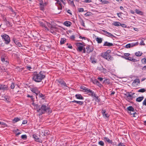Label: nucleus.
<instances>
[{"label":"nucleus","instance_id":"obj_1","mask_svg":"<svg viewBox=\"0 0 146 146\" xmlns=\"http://www.w3.org/2000/svg\"><path fill=\"white\" fill-rule=\"evenodd\" d=\"M34 106L36 108L37 111L40 113V115H41L46 112L50 113L52 112L50 108L47 107L46 105L44 104L40 106L38 104H35Z\"/></svg>","mask_w":146,"mask_h":146},{"label":"nucleus","instance_id":"obj_2","mask_svg":"<svg viewBox=\"0 0 146 146\" xmlns=\"http://www.w3.org/2000/svg\"><path fill=\"white\" fill-rule=\"evenodd\" d=\"M33 80L37 82H40L45 77V73L41 71L38 73L37 72H35L33 75Z\"/></svg>","mask_w":146,"mask_h":146},{"label":"nucleus","instance_id":"obj_3","mask_svg":"<svg viewBox=\"0 0 146 146\" xmlns=\"http://www.w3.org/2000/svg\"><path fill=\"white\" fill-rule=\"evenodd\" d=\"M111 52L110 50H108L104 53H101V56L103 58L109 61L113 59V58L110 55L109 53Z\"/></svg>","mask_w":146,"mask_h":146},{"label":"nucleus","instance_id":"obj_4","mask_svg":"<svg viewBox=\"0 0 146 146\" xmlns=\"http://www.w3.org/2000/svg\"><path fill=\"white\" fill-rule=\"evenodd\" d=\"M1 37L6 44H9L10 42V38L9 36L7 35L3 34L1 35Z\"/></svg>","mask_w":146,"mask_h":146},{"label":"nucleus","instance_id":"obj_5","mask_svg":"<svg viewBox=\"0 0 146 146\" xmlns=\"http://www.w3.org/2000/svg\"><path fill=\"white\" fill-rule=\"evenodd\" d=\"M76 46L77 47V50L79 52H81L84 46H85V44L84 43L79 42L76 43Z\"/></svg>","mask_w":146,"mask_h":146},{"label":"nucleus","instance_id":"obj_6","mask_svg":"<svg viewBox=\"0 0 146 146\" xmlns=\"http://www.w3.org/2000/svg\"><path fill=\"white\" fill-rule=\"evenodd\" d=\"M57 81L59 83L58 84L59 86H61L62 88H65L68 87L66 83L62 79H59Z\"/></svg>","mask_w":146,"mask_h":146},{"label":"nucleus","instance_id":"obj_7","mask_svg":"<svg viewBox=\"0 0 146 146\" xmlns=\"http://www.w3.org/2000/svg\"><path fill=\"white\" fill-rule=\"evenodd\" d=\"M86 52L88 54L93 51L94 47L93 46H90L89 45H88L86 46Z\"/></svg>","mask_w":146,"mask_h":146},{"label":"nucleus","instance_id":"obj_8","mask_svg":"<svg viewBox=\"0 0 146 146\" xmlns=\"http://www.w3.org/2000/svg\"><path fill=\"white\" fill-rule=\"evenodd\" d=\"M102 31L105 34V35H106L110 37H112V36H113V37H115V36H114L111 33L108 32L106 31H105V30H102Z\"/></svg>","mask_w":146,"mask_h":146},{"label":"nucleus","instance_id":"obj_9","mask_svg":"<svg viewBox=\"0 0 146 146\" xmlns=\"http://www.w3.org/2000/svg\"><path fill=\"white\" fill-rule=\"evenodd\" d=\"M8 86L5 85H0V90H2L3 91L7 90H8Z\"/></svg>","mask_w":146,"mask_h":146},{"label":"nucleus","instance_id":"obj_10","mask_svg":"<svg viewBox=\"0 0 146 146\" xmlns=\"http://www.w3.org/2000/svg\"><path fill=\"white\" fill-rule=\"evenodd\" d=\"M113 44L112 43L108 42L107 41L105 42L103 44L104 46H107L108 47L113 46Z\"/></svg>","mask_w":146,"mask_h":146},{"label":"nucleus","instance_id":"obj_11","mask_svg":"<svg viewBox=\"0 0 146 146\" xmlns=\"http://www.w3.org/2000/svg\"><path fill=\"white\" fill-rule=\"evenodd\" d=\"M89 90L90 91H88L87 92V93L89 94V95L90 96H94L95 97H96V94L94 93V92L92 90H91L90 89H89Z\"/></svg>","mask_w":146,"mask_h":146},{"label":"nucleus","instance_id":"obj_12","mask_svg":"<svg viewBox=\"0 0 146 146\" xmlns=\"http://www.w3.org/2000/svg\"><path fill=\"white\" fill-rule=\"evenodd\" d=\"M13 41L15 44L18 46L21 47L22 46V44L18 40H17L16 39H15V38H14Z\"/></svg>","mask_w":146,"mask_h":146},{"label":"nucleus","instance_id":"obj_13","mask_svg":"<svg viewBox=\"0 0 146 146\" xmlns=\"http://www.w3.org/2000/svg\"><path fill=\"white\" fill-rule=\"evenodd\" d=\"M122 57L127 60H129L135 62L136 60V59L132 58L131 57L128 56V57H125V56H122Z\"/></svg>","mask_w":146,"mask_h":146},{"label":"nucleus","instance_id":"obj_14","mask_svg":"<svg viewBox=\"0 0 146 146\" xmlns=\"http://www.w3.org/2000/svg\"><path fill=\"white\" fill-rule=\"evenodd\" d=\"M31 90L32 92L34 93L38 92V88L36 87H34L31 88Z\"/></svg>","mask_w":146,"mask_h":146},{"label":"nucleus","instance_id":"obj_15","mask_svg":"<svg viewBox=\"0 0 146 146\" xmlns=\"http://www.w3.org/2000/svg\"><path fill=\"white\" fill-rule=\"evenodd\" d=\"M33 137L35 141L38 142H41L40 141L39 138L38 137V136L35 134H34L33 135Z\"/></svg>","mask_w":146,"mask_h":146},{"label":"nucleus","instance_id":"obj_16","mask_svg":"<svg viewBox=\"0 0 146 146\" xmlns=\"http://www.w3.org/2000/svg\"><path fill=\"white\" fill-rule=\"evenodd\" d=\"M104 140L105 142H107L111 144L112 143V140H110L108 138L106 137L104 138Z\"/></svg>","mask_w":146,"mask_h":146},{"label":"nucleus","instance_id":"obj_17","mask_svg":"<svg viewBox=\"0 0 146 146\" xmlns=\"http://www.w3.org/2000/svg\"><path fill=\"white\" fill-rule=\"evenodd\" d=\"M75 96L76 98L78 99L83 100L84 98L80 94H78L75 95Z\"/></svg>","mask_w":146,"mask_h":146},{"label":"nucleus","instance_id":"obj_18","mask_svg":"<svg viewBox=\"0 0 146 146\" xmlns=\"http://www.w3.org/2000/svg\"><path fill=\"white\" fill-rule=\"evenodd\" d=\"M70 102L76 103L80 105H82L84 104V102L83 101H78L75 100Z\"/></svg>","mask_w":146,"mask_h":146},{"label":"nucleus","instance_id":"obj_19","mask_svg":"<svg viewBox=\"0 0 146 146\" xmlns=\"http://www.w3.org/2000/svg\"><path fill=\"white\" fill-rule=\"evenodd\" d=\"M102 113L104 117H108L109 116L107 115V113H106V111L105 110L102 109Z\"/></svg>","mask_w":146,"mask_h":146},{"label":"nucleus","instance_id":"obj_20","mask_svg":"<svg viewBox=\"0 0 146 146\" xmlns=\"http://www.w3.org/2000/svg\"><path fill=\"white\" fill-rule=\"evenodd\" d=\"M103 83L105 84H110V80L108 79H105Z\"/></svg>","mask_w":146,"mask_h":146},{"label":"nucleus","instance_id":"obj_21","mask_svg":"<svg viewBox=\"0 0 146 146\" xmlns=\"http://www.w3.org/2000/svg\"><path fill=\"white\" fill-rule=\"evenodd\" d=\"M144 97L143 96L139 97L136 98V101L137 102H140L144 99Z\"/></svg>","mask_w":146,"mask_h":146},{"label":"nucleus","instance_id":"obj_22","mask_svg":"<svg viewBox=\"0 0 146 146\" xmlns=\"http://www.w3.org/2000/svg\"><path fill=\"white\" fill-rule=\"evenodd\" d=\"M64 25L67 27H70L72 24V23L69 21H66L64 22Z\"/></svg>","mask_w":146,"mask_h":146},{"label":"nucleus","instance_id":"obj_23","mask_svg":"<svg viewBox=\"0 0 146 146\" xmlns=\"http://www.w3.org/2000/svg\"><path fill=\"white\" fill-rule=\"evenodd\" d=\"M135 11L137 14L139 15H143L144 14V13L143 12L136 9H135Z\"/></svg>","mask_w":146,"mask_h":146},{"label":"nucleus","instance_id":"obj_24","mask_svg":"<svg viewBox=\"0 0 146 146\" xmlns=\"http://www.w3.org/2000/svg\"><path fill=\"white\" fill-rule=\"evenodd\" d=\"M96 40L98 44L101 43L103 39L101 38L97 37L96 38Z\"/></svg>","mask_w":146,"mask_h":146},{"label":"nucleus","instance_id":"obj_25","mask_svg":"<svg viewBox=\"0 0 146 146\" xmlns=\"http://www.w3.org/2000/svg\"><path fill=\"white\" fill-rule=\"evenodd\" d=\"M80 88L82 89L83 90H84V91L86 92H88V91H90L89 90V89L85 87V86H81L80 87Z\"/></svg>","mask_w":146,"mask_h":146},{"label":"nucleus","instance_id":"obj_26","mask_svg":"<svg viewBox=\"0 0 146 146\" xmlns=\"http://www.w3.org/2000/svg\"><path fill=\"white\" fill-rule=\"evenodd\" d=\"M68 4L72 6L75 7V5L74 4V0H68Z\"/></svg>","mask_w":146,"mask_h":146},{"label":"nucleus","instance_id":"obj_27","mask_svg":"<svg viewBox=\"0 0 146 146\" xmlns=\"http://www.w3.org/2000/svg\"><path fill=\"white\" fill-rule=\"evenodd\" d=\"M127 110L129 111L135 112L134 108L132 106H129L127 108Z\"/></svg>","mask_w":146,"mask_h":146},{"label":"nucleus","instance_id":"obj_28","mask_svg":"<svg viewBox=\"0 0 146 146\" xmlns=\"http://www.w3.org/2000/svg\"><path fill=\"white\" fill-rule=\"evenodd\" d=\"M5 21L6 23V25L9 27H11L12 26L11 25V23L9 21H7V19H5Z\"/></svg>","mask_w":146,"mask_h":146},{"label":"nucleus","instance_id":"obj_29","mask_svg":"<svg viewBox=\"0 0 146 146\" xmlns=\"http://www.w3.org/2000/svg\"><path fill=\"white\" fill-rule=\"evenodd\" d=\"M66 41V39L65 38H62L60 41V43L62 44H63Z\"/></svg>","mask_w":146,"mask_h":146},{"label":"nucleus","instance_id":"obj_30","mask_svg":"<svg viewBox=\"0 0 146 146\" xmlns=\"http://www.w3.org/2000/svg\"><path fill=\"white\" fill-rule=\"evenodd\" d=\"M5 100L8 102H9V98L10 97L9 96L5 95L3 97Z\"/></svg>","mask_w":146,"mask_h":146},{"label":"nucleus","instance_id":"obj_31","mask_svg":"<svg viewBox=\"0 0 146 146\" xmlns=\"http://www.w3.org/2000/svg\"><path fill=\"white\" fill-rule=\"evenodd\" d=\"M137 82L138 83H140V80L139 79H136L133 82L132 84L133 85H135V84Z\"/></svg>","mask_w":146,"mask_h":146},{"label":"nucleus","instance_id":"obj_32","mask_svg":"<svg viewBox=\"0 0 146 146\" xmlns=\"http://www.w3.org/2000/svg\"><path fill=\"white\" fill-rule=\"evenodd\" d=\"M135 54L137 56H140L142 55V53L140 51H138L135 52Z\"/></svg>","mask_w":146,"mask_h":146},{"label":"nucleus","instance_id":"obj_33","mask_svg":"<svg viewBox=\"0 0 146 146\" xmlns=\"http://www.w3.org/2000/svg\"><path fill=\"white\" fill-rule=\"evenodd\" d=\"M6 57V55L5 54H3L1 56V59L2 62L6 61L5 60V57Z\"/></svg>","mask_w":146,"mask_h":146},{"label":"nucleus","instance_id":"obj_34","mask_svg":"<svg viewBox=\"0 0 146 146\" xmlns=\"http://www.w3.org/2000/svg\"><path fill=\"white\" fill-rule=\"evenodd\" d=\"M100 70L104 74L107 72V70L105 68H104L102 67H101L100 69Z\"/></svg>","mask_w":146,"mask_h":146},{"label":"nucleus","instance_id":"obj_35","mask_svg":"<svg viewBox=\"0 0 146 146\" xmlns=\"http://www.w3.org/2000/svg\"><path fill=\"white\" fill-rule=\"evenodd\" d=\"M80 22L81 23V24L84 27H85L84 24V21L82 19H81L80 21Z\"/></svg>","mask_w":146,"mask_h":146},{"label":"nucleus","instance_id":"obj_36","mask_svg":"<svg viewBox=\"0 0 146 146\" xmlns=\"http://www.w3.org/2000/svg\"><path fill=\"white\" fill-rule=\"evenodd\" d=\"M120 23L118 22H114L113 23V25L115 26H119L120 25Z\"/></svg>","mask_w":146,"mask_h":146},{"label":"nucleus","instance_id":"obj_37","mask_svg":"<svg viewBox=\"0 0 146 146\" xmlns=\"http://www.w3.org/2000/svg\"><path fill=\"white\" fill-rule=\"evenodd\" d=\"M40 25L42 27H44L47 30H49V29H48V28H47L46 27L45 25L43 22L40 23Z\"/></svg>","mask_w":146,"mask_h":146},{"label":"nucleus","instance_id":"obj_38","mask_svg":"<svg viewBox=\"0 0 146 146\" xmlns=\"http://www.w3.org/2000/svg\"><path fill=\"white\" fill-rule=\"evenodd\" d=\"M19 120H20V119L17 117L15 118L13 120V123H14L16 122Z\"/></svg>","mask_w":146,"mask_h":146},{"label":"nucleus","instance_id":"obj_39","mask_svg":"<svg viewBox=\"0 0 146 146\" xmlns=\"http://www.w3.org/2000/svg\"><path fill=\"white\" fill-rule=\"evenodd\" d=\"M141 62L143 64H146V58H142L141 60Z\"/></svg>","mask_w":146,"mask_h":146},{"label":"nucleus","instance_id":"obj_40","mask_svg":"<svg viewBox=\"0 0 146 146\" xmlns=\"http://www.w3.org/2000/svg\"><path fill=\"white\" fill-rule=\"evenodd\" d=\"M90 59L91 61L92 62V63H94L96 62V61L95 60V59L94 58H93L92 57H91L90 58Z\"/></svg>","mask_w":146,"mask_h":146},{"label":"nucleus","instance_id":"obj_41","mask_svg":"<svg viewBox=\"0 0 146 146\" xmlns=\"http://www.w3.org/2000/svg\"><path fill=\"white\" fill-rule=\"evenodd\" d=\"M146 91V90L144 88L138 90V92H139L143 93Z\"/></svg>","mask_w":146,"mask_h":146},{"label":"nucleus","instance_id":"obj_42","mask_svg":"<svg viewBox=\"0 0 146 146\" xmlns=\"http://www.w3.org/2000/svg\"><path fill=\"white\" fill-rule=\"evenodd\" d=\"M44 95H43V94H42V93H40H40L39 94V97L41 98H42V99H44V98H42L43 97H44Z\"/></svg>","mask_w":146,"mask_h":146},{"label":"nucleus","instance_id":"obj_43","mask_svg":"<svg viewBox=\"0 0 146 146\" xmlns=\"http://www.w3.org/2000/svg\"><path fill=\"white\" fill-rule=\"evenodd\" d=\"M102 3L104 4H107L108 3H110V2L108 1H106V0H104V1H102L101 2Z\"/></svg>","mask_w":146,"mask_h":146},{"label":"nucleus","instance_id":"obj_44","mask_svg":"<svg viewBox=\"0 0 146 146\" xmlns=\"http://www.w3.org/2000/svg\"><path fill=\"white\" fill-rule=\"evenodd\" d=\"M98 144L101 146H104V142L102 141H101L99 142Z\"/></svg>","mask_w":146,"mask_h":146},{"label":"nucleus","instance_id":"obj_45","mask_svg":"<svg viewBox=\"0 0 146 146\" xmlns=\"http://www.w3.org/2000/svg\"><path fill=\"white\" fill-rule=\"evenodd\" d=\"M49 134V131L47 130H45L44 131V136L46 135H48Z\"/></svg>","mask_w":146,"mask_h":146},{"label":"nucleus","instance_id":"obj_46","mask_svg":"<svg viewBox=\"0 0 146 146\" xmlns=\"http://www.w3.org/2000/svg\"><path fill=\"white\" fill-rule=\"evenodd\" d=\"M78 10L79 12H82L84 11V9L83 8H79L78 9Z\"/></svg>","mask_w":146,"mask_h":146},{"label":"nucleus","instance_id":"obj_47","mask_svg":"<svg viewBox=\"0 0 146 146\" xmlns=\"http://www.w3.org/2000/svg\"><path fill=\"white\" fill-rule=\"evenodd\" d=\"M97 82V83L96 84L98 86L100 87H101L103 86L98 81V82Z\"/></svg>","mask_w":146,"mask_h":146},{"label":"nucleus","instance_id":"obj_48","mask_svg":"<svg viewBox=\"0 0 146 146\" xmlns=\"http://www.w3.org/2000/svg\"><path fill=\"white\" fill-rule=\"evenodd\" d=\"M21 137L23 139H26L27 138V136L26 135H23L21 136Z\"/></svg>","mask_w":146,"mask_h":146},{"label":"nucleus","instance_id":"obj_49","mask_svg":"<svg viewBox=\"0 0 146 146\" xmlns=\"http://www.w3.org/2000/svg\"><path fill=\"white\" fill-rule=\"evenodd\" d=\"M91 14H92V13L90 12H88L84 14V15L86 16H88L91 15Z\"/></svg>","mask_w":146,"mask_h":146},{"label":"nucleus","instance_id":"obj_50","mask_svg":"<svg viewBox=\"0 0 146 146\" xmlns=\"http://www.w3.org/2000/svg\"><path fill=\"white\" fill-rule=\"evenodd\" d=\"M39 1L40 2L39 3V4L40 6H42V7L44 6V4L42 0H40Z\"/></svg>","mask_w":146,"mask_h":146},{"label":"nucleus","instance_id":"obj_51","mask_svg":"<svg viewBox=\"0 0 146 146\" xmlns=\"http://www.w3.org/2000/svg\"><path fill=\"white\" fill-rule=\"evenodd\" d=\"M138 44V42H137L135 43H132L131 44V47H133L136 45H137Z\"/></svg>","mask_w":146,"mask_h":146},{"label":"nucleus","instance_id":"obj_52","mask_svg":"<svg viewBox=\"0 0 146 146\" xmlns=\"http://www.w3.org/2000/svg\"><path fill=\"white\" fill-rule=\"evenodd\" d=\"M15 84L14 83H12L11 85V88L12 89H13L15 88Z\"/></svg>","mask_w":146,"mask_h":146},{"label":"nucleus","instance_id":"obj_53","mask_svg":"<svg viewBox=\"0 0 146 146\" xmlns=\"http://www.w3.org/2000/svg\"><path fill=\"white\" fill-rule=\"evenodd\" d=\"M83 2L86 3H89L92 2V1L91 0H84Z\"/></svg>","mask_w":146,"mask_h":146},{"label":"nucleus","instance_id":"obj_54","mask_svg":"<svg viewBox=\"0 0 146 146\" xmlns=\"http://www.w3.org/2000/svg\"><path fill=\"white\" fill-rule=\"evenodd\" d=\"M129 113L130 114V115H133V117H136L135 115H137V113L136 112H134L133 113H131V112H130Z\"/></svg>","mask_w":146,"mask_h":146},{"label":"nucleus","instance_id":"obj_55","mask_svg":"<svg viewBox=\"0 0 146 146\" xmlns=\"http://www.w3.org/2000/svg\"><path fill=\"white\" fill-rule=\"evenodd\" d=\"M131 47V44H126L125 47L126 48H129Z\"/></svg>","mask_w":146,"mask_h":146},{"label":"nucleus","instance_id":"obj_56","mask_svg":"<svg viewBox=\"0 0 146 146\" xmlns=\"http://www.w3.org/2000/svg\"><path fill=\"white\" fill-rule=\"evenodd\" d=\"M125 95L127 96V97H132V94H131L129 93H128L127 94H125Z\"/></svg>","mask_w":146,"mask_h":146},{"label":"nucleus","instance_id":"obj_57","mask_svg":"<svg viewBox=\"0 0 146 146\" xmlns=\"http://www.w3.org/2000/svg\"><path fill=\"white\" fill-rule=\"evenodd\" d=\"M26 69L29 70H31V69L32 68L31 66H26Z\"/></svg>","mask_w":146,"mask_h":146},{"label":"nucleus","instance_id":"obj_58","mask_svg":"<svg viewBox=\"0 0 146 146\" xmlns=\"http://www.w3.org/2000/svg\"><path fill=\"white\" fill-rule=\"evenodd\" d=\"M130 54L128 53H125L124 54V56L125 57H128L129 55H130Z\"/></svg>","mask_w":146,"mask_h":146},{"label":"nucleus","instance_id":"obj_59","mask_svg":"<svg viewBox=\"0 0 146 146\" xmlns=\"http://www.w3.org/2000/svg\"><path fill=\"white\" fill-rule=\"evenodd\" d=\"M98 81L96 79H95L93 80V82L94 84H96Z\"/></svg>","mask_w":146,"mask_h":146},{"label":"nucleus","instance_id":"obj_60","mask_svg":"<svg viewBox=\"0 0 146 146\" xmlns=\"http://www.w3.org/2000/svg\"><path fill=\"white\" fill-rule=\"evenodd\" d=\"M143 105L146 106V98H145L143 102Z\"/></svg>","mask_w":146,"mask_h":146},{"label":"nucleus","instance_id":"obj_61","mask_svg":"<svg viewBox=\"0 0 146 146\" xmlns=\"http://www.w3.org/2000/svg\"><path fill=\"white\" fill-rule=\"evenodd\" d=\"M79 38H82V39H84V40H88V38H86L85 37H82V36H79Z\"/></svg>","mask_w":146,"mask_h":146},{"label":"nucleus","instance_id":"obj_62","mask_svg":"<svg viewBox=\"0 0 146 146\" xmlns=\"http://www.w3.org/2000/svg\"><path fill=\"white\" fill-rule=\"evenodd\" d=\"M75 36L74 35H72L70 37V38L72 40H74Z\"/></svg>","mask_w":146,"mask_h":146},{"label":"nucleus","instance_id":"obj_63","mask_svg":"<svg viewBox=\"0 0 146 146\" xmlns=\"http://www.w3.org/2000/svg\"><path fill=\"white\" fill-rule=\"evenodd\" d=\"M118 146H126L124 145L123 143H119V144H118Z\"/></svg>","mask_w":146,"mask_h":146},{"label":"nucleus","instance_id":"obj_64","mask_svg":"<svg viewBox=\"0 0 146 146\" xmlns=\"http://www.w3.org/2000/svg\"><path fill=\"white\" fill-rule=\"evenodd\" d=\"M140 44L141 45H145V44L144 43V42L143 40H141V42H140Z\"/></svg>","mask_w":146,"mask_h":146}]
</instances>
